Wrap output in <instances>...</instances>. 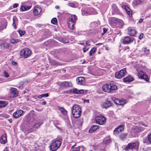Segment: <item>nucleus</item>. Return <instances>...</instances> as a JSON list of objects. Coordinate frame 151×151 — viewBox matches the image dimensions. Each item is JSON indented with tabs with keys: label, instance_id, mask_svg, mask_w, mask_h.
Instances as JSON below:
<instances>
[{
	"label": "nucleus",
	"instance_id": "obj_13",
	"mask_svg": "<svg viewBox=\"0 0 151 151\" xmlns=\"http://www.w3.org/2000/svg\"><path fill=\"white\" fill-rule=\"evenodd\" d=\"M127 30L128 34L133 36H134L136 35L137 32L135 27H128L127 28Z\"/></svg>",
	"mask_w": 151,
	"mask_h": 151
},
{
	"label": "nucleus",
	"instance_id": "obj_45",
	"mask_svg": "<svg viewBox=\"0 0 151 151\" xmlns=\"http://www.w3.org/2000/svg\"><path fill=\"white\" fill-rule=\"evenodd\" d=\"M80 147L78 146L77 147H75L74 149L71 151H80Z\"/></svg>",
	"mask_w": 151,
	"mask_h": 151
},
{
	"label": "nucleus",
	"instance_id": "obj_46",
	"mask_svg": "<svg viewBox=\"0 0 151 151\" xmlns=\"http://www.w3.org/2000/svg\"><path fill=\"white\" fill-rule=\"evenodd\" d=\"M68 6H69L74 8L75 6V4L74 3H72V2H70L68 3Z\"/></svg>",
	"mask_w": 151,
	"mask_h": 151
},
{
	"label": "nucleus",
	"instance_id": "obj_33",
	"mask_svg": "<svg viewBox=\"0 0 151 151\" xmlns=\"http://www.w3.org/2000/svg\"><path fill=\"white\" fill-rule=\"evenodd\" d=\"M8 105V102L6 101H0V108L4 107Z\"/></svg>",
	"mask_w": 151,
	"mask_h": 151
},
{
	"label": "nucleus",
	"instance_id": "obj_21",
	"mask_svg": "<svg viewBox=\"0 0 151 151\" xmlns=\"http://www.w3.org/2000/svg\"><path fill=\"white\" fill-rule=\"evenodd\" d=\"M17 89L14 88H11L10 89V92L13 97H17L18 94Z\"/></svg>",
	"mask_w": 151,
	"mask_h": 151
},
{
	"label": "nucleus",
	"instance_id": "obj_20",
	"mask_svg": "<svg viewBox=\"0 0 151 151\" xmlns=\"http://www.w3.org/2000/svg\"><path fill=\"white\" fill-rule=\"evenodd\" d=\"M145 128L141 126H136L133 129V131L135 133L140 132L144 131Z\"/></svg>",
	"mask_w": 151,
	"mask_h": 151
},
{
	"label": "nucleus",
	"instance_id": "obj_11",
	"mask_svg": "<svg viewBox=\"0 0 151 151\" xmlns=\"http://www.w3.org/2000/svg\"><path fill=\"white\" fill-rule=\"evenodd\" d=\"M7 25V22L4 18L0 19V31L6 28Z\"/></svg>",
	"mask_w": 151,
	"mask_h": 151
},
{
	"label": "nucleus",
	"instance_id": "obj_23",
	"mask_svg": "<svg viewBox=\"0 0 151 151\" xmlns=\"http://www.w3.org/2000/svg\"><path fill=\"white\" fill-rule=\"evenodd\" d=\"M109 89V93H114V91L117 90V86L115 85L112 84H110V88Z\"/></svg>",
	"mask_w": 151,
	"mask_h": 151
},
{
	"label": "nucleus",
	"instance_id": "obj_17",
	"mask_svg": "<svg viewBox=\"0 0 151 151\" xmlns=\"http://www.w3.org/2000/svg\"><path fill=\"white\" fill-rule=\"evenodd\" d=\"M9 45L10 44L6 42L4 40L1 41L0 43V46L1 48L4 49L8 48L9 47Z\"/></svg>",
	"mask_w": 151,
	"mask_h": 151
},
{
	"label": "nucleus",
	"instance_id": "obj_39",
	"mask_svg": "<svg viewBox=\"0 0 151 151\" xmlns=\"http://www.w3.org/2000/svg\"><path fill=\"white\" fill-rule=\"evenodd\" d=\"M60 41L63 43H67L69 42V40L65 38H60Z\"/></svg>",
	"mask_w": 151,
	"mask_h": 151
},
{
	"label": "nucleus",
	"instance_id": "obj_7",
	"mask_svg": "<svg viewBox=\"0 0 151 151\" xmlns=\"http://www.w3.org/2000/svg\"><path fill=\"white\" fill-rule=\"evenodd\" d=\"M137 76L139 79H143L147 82H150V78L147 74L142 70L138 72Z\"/></svg>",
	"mask_w": 151,
	"mask_h": 151
},
{
	"label": "nucleus",
	"instance_id": "obj_53",
	"mask_svg": "<svg viewBox=\"0 0 151 151\" xmlns=\"http://www.w3.org/2000/svg\"><path fill=\"white\" fill-rule=\"evenodd\" d=\"M42 95L43 97H48L49 96V94L48 93L43 94Z\"/></svg>",
	"mask_w": 151,
	"mask_h": 151
},
{
	"label": "nucleus",
	"instance_id": "obj_22",
	"mask_svg": "<svg viewBox=\"0 0 151 151\" xmlns=\"http://www.w3.org/2000/svg\"><path fill=\"white\" fill-rule=\"evenodd\" d=\"M76 80L78 84L83 85L85 83V79L84 77H78L76 78Z\"/></svg>",
	"mask_w": 151,
	"mask_h": 151
},
{
	"label": "nucleus",
	"instance_id": "obj_28",
	"mask_svg": "<svg viewBox=\"0 0 151 151\" xmlns=\"http://www.w3.org/2000/svg\"><path fill=\"white\" fill-rule=\"evenodd\" d=\"M34 131V127L30 128H25L24 130V133L26 135Z\"/></svg>",
	"mask_w": 151,
	"mask_h": 151
},
{
	"label": "nucleus",
	"instance_id": "obj_58",
	"mask_svg": "<svg viewBox=\"0 0 151 151\" xmlns=\"http://www.w3.org/2000/svg\"><path fill=\"white\" fill-rule=\"evenodd\" d=\"M143 21V19H140L139 21H138V22L139 23H142Z\"/></svg>",
	"mask_w": 151,
	"mask_h": 151
},
{
	"label": "nucleus",
	"instance_id": "obj_50",
	"mask_svg": "<svg viewBox=\"0 0 151 151\" xmlns=\"http://www.w3.org/2000/svg\"><path fill=\"white\" fill-rule=\"evenodd\" d=\"M148 139L149 141L151 143V133L148 134Z\"/></svg>",
	"mask_w": 151,
	"mask_h": 151
},
{
	"label": "nucleus",
	"instance_id": "obj_57",
	"mask_svg": "<svg viewBox=\"0 0 151 151\" xmlns=\"http://www.w3.org/2000/svg\"><path fill=\"white\" fill-rule=\"evenodd\" d=\"M88 50V49H87L85 47H84L83 49V51L84 52H86Z\"/></svg>",
	"mask_w": 151,
	"mask_h": 151
},
{
	"label": "nucleus",
	"instance_id": "obj_56",
	"mask_svg": "<svg viewBox=\"0 0 151 151\" xmlns=\"http://www.w3.org/2000/svg\"><path fill=\"white\" fill-rule=\"evenodd\" d=\"M12 64L13 65H15V66L17 65L18 64L17 62H16L14 61H13L12 62Z\"/></svg>",
	"mask_w": 151,
	"mask_h": 151
},
{
	"label": "nucleus",
	"instance_id": "obj_15",
	"mask_svg": "<svg viewBox=\"0 0 151 151\" xmlns=\"http://www.w3.org/2000/svg\"><path fill=\"white\" fill-rule=\"evenodd\" d=\"M112 105V102L107 99L106 101L102 105V107L103 108L106 109L109 107L111 106Z\"/></svg>",
	"mask_w": 151,
	"mask_h": 151
},
{
	"label": "nucleus",
	"instance_id": "obj_34",
	"mask_svg": "<svg viewBox=\"0 0 151 151\" xmlns=\"http://www.w3.org/2000/svg\"><path fill=\"white\" fill-rule=\"evenodd\" d=\"M61 86L63 87H70V83L68 81H63L61 83Z\"/></svg>",
	"mask_w": 151,
	"mask_h": 151
},
{
	"label": "nucleus",
	"instance_id": "obj_5",
	"mask_svg": "<svg viewBox=\"0 0 151 151\" xmlns=\"http://www.w3.org/2000/svg\"><path fill=\"white\" fill-rule=\"evenodd\" d=\"M106 118L104 116L101 115L95 118L96 124L99 125H103L106 123Z\"/></svg>",
	"mask_w": 151,
	"mask_h": 151
},
{
	"label": "nucleus",
	"instance_id": "obj_6",
	"mask_svg": "<svg viewBox=\"0 0 151 151\" xmlns=\"http://www.w3.org/2000/svg\"><path fill=\"white\" fill-rule=\"evenodd\" d=\"M31 50L28 48H24L20 52V55L24 58H26L30 56Z\"/></svg>",
	"mask_w": 151,
	"mask_h": 151
},
{
	"label": "nucleus",
	"instance_id": "obj_54",
	"mask_svg": "<svg viewBox=\"0 0 151 151\" xmlns=\"http://www.w3.org/2000/svg\"><path fill=\"white\" fill-rule=\"evenodd\" d=\"M19 6V4H18L15 3L13 5V7L14 8H16L17 7Z\"/></svg>",
	"mask_w": 151,
	"mask_h": 151
},
{
	"label": "nucleus",
	"instance_id": "obj_2",
	"mask_svg": "<svg viewBox=\"0 0 151 151\" xmlns=\"http://www.w3.org/2000/svg\"><path fill=\"white\" fill-rule=\"evenodd\" d=\"M62 140L60 139H56L53 140L50 147L52 151H55L58 150L61 145Z\"/></svg>",
	"mask_w": 151,
	"mask_h": 151
},
{
	"label": "nucleus",
	"instance_id": "obj_49",
	"mask_svg": "<svg viewBox=\"0 0 151 151\" xmlns=\"http://www.w3.org/2000/svg\"><path fill=\"white\" fill-rule=\"evenodd\" d=\"M108 30V29L105 28H103V33L101 34V35L102 36H103L105 33L107 32Z\"/></svg>",
	"mask_w": 151,
	"mask_h": 151
},
{
	"label": "nucleus",
	"instance_id": "obj_63",
	"mask_svg": "<svg viewBox=\"0 0 151 151\" xmlns=\"http://www.w3.org/2000/svg\"><path fill=\"white\" fill-rule=\"evenodd\" d=\"M141 124L142 125V126H144L145 127H147V125H146V124H145L143 123V122H141Z\"/></svg>",
	"mask_w": 151,
	"mask_h": 151
},
{
	"label": "nucleus",
	"instance_id": "obj_19",
	"mask_svg": "<svg viewBox=\"0 0 151 151\" xmlns=\"http://www.w3.org/2000/svg\"><path fill=\"white\" fill-rule=\"evenodd\" d=\"M124 125H121L115 128L114 130V132L116 134H119L121 132L123 131L124 129Z\"/></svg>",
	"mask_w": 151,
	"mask_h": 151
},
{
	"label": "nucleus",
	"instance_id": "obj_55",
	"mask_svg": "<svg viewBox=\"0 0 151 151\" xmlns=\"http://www.w3.org/2000/svg\"><path fill=\"white\" fill-rule=\"evenodd\" d=\"M90 42V41L89 40L87 41L86 42V44L88 46H90V45L89 43Z\"/></svg>",
	"mask_w": 151,
	"mask_h": 151
},
{
	"label": "nucleus",
	"instance_id": "obj_30",
	"mask_svg": "<svg viewBox=\"0 0 151 151\" xmlns=\"http://www.w3.org/2000/svg\"><path fill=\"white\" fill-rule=\"evenodd\" d=\"M18 22V19L17 17L15 16L13 17V18L12 26L14 27V29H16L17 27L16 26V24H17Z\"/></svg>",
	"mask_w": 151,
	"mask_h": 151
},
{
	"label": "nucleus",
	"instance_id": "obj_40",
	"mask_svg": "<svg viewBox=\"0 0 151 151\" xmlns=\"http://www.w3.org/2000/svg\"><path fill=\"white\" fill-rule=\"evenodd\" d=\"M96 48L94 47L90 51L89 53V54L90 56L92 55L93 54H94L95 53V52L96 50Z\"/></svg>",
	"mask_w": 151,
	"mask_h": 151
},
{
	"label": "nucleus",
	"instance_id": "obj_35",
	"mask_svg": "<svg viewBox=\"0 0 151 151\" xmlns=\"http://www.w3.org/2000/svg\"><path fill=\"white\" fill-rule=\"evenodd\" d=\"M58 107L64 115H65L67 114V111L64 108L60 107V106H58Z\"/></svg>",
	"mask_w": 151,
	"mask_h": 151
},
{
	"label": "nucleus",
	"instance_id": "obj_18",
	"mask_svg": "<svg viewBox=\"0 0 151 151\" xmlns=\"http://www.w3.org/2000/svg\"><path fill=\"white\" fill-rule=\"evenodd\" d=\"M134 80V78L128 75L123 79V81L124 83H130Z\"/></svg>",
	"mask_w": 151,
	"mask_h": 151
},
{
	"label": "nucleus",
	"instance_id": "obj_43",
	"mask_svg": "<svg viewBox=\"0 0 151 151\" xmlns=\"http://www.w3.org/2000/svg\"><path fill=\"white\" fill-rule=\"evenodd\" d=\"M143 51L144 52L146 55L149 54L150 52V50L147 49V47L144 48Z\"/></svg>",
	"mask_w": 151,
	"mask_h": 151
},
{
	"label": "nucleus",
	"instance_id": "obj_10",
	"mask_svg": "<svg viewBox=\"0 0 151 151\" xmlns=\"http://www.w3.org/2000/svg\"><path fill=\"white\" fill-rule=\"evenodd\" d=\"M112 100L116 104L119 105H124L127 102V100L126 99L120 100L114 97L112 98Z\"/></svg>",
	"mask_w": 151,
	"mask_h": 151
},
{
	"label": "nucleus",
	"instance_id": "obj_47",
	"mask_svg": "<svg viewBox=\"0 0 151 151\" xmlns=\"http://www.w3.org/2000/svg\"><path fill=\"white\" fill-rule=\"evenodd\" d=\"M18 32L20 36H22L24 35L25 33V32L23 31L20 29L19 30Z\"/></svg>",
	"mask_w": 151,
	"mask_h": 151
},
{
	"label": "nucleus",
	"instance_id": "obj_52",
	"mask_svg": "<svg viewBox=\"0 0 151 151\" xmlns=\"http://www.w3.org/2000/svg\"><path fill=\"white\" fill-rule=\"evenodd\" d=\"M144 35L142 33H140L139 36V38L140 39H141L143 37Z\"/></svg>",
	"mask_w": 151,
	"mask_h": 151
},
{
	"label": "nucleus",
	"instance_id": "obj_51",
	"mask_svg": "<svg viewBox=\"0 0 151 151\" xmlns=\"http://www.w3.org/2000/svg\"><path fill=\"white\" fill-rule=\"evenodd\" d=\"M35 120L34 117L32 116H30V120L29 121L31 122H33Z\"/></svg>",
	"mask_w": 151,
	"mask_h": 151
},
{
	"label": "nucleus",
	"instance_id": "obj_36",
	"mask_svg": "<svg viewBox=\"0 0 151 151\" xmlns=\"http://www.w3.org/2000/svg\"><path fill=\"white\" fill-rule=\"evenodd\" d=\"M127 135V133H122L119 136L120 139L122 140H124V139L126 138Z\"/></svg>",
	"mask_w": 151,
	"mask_h": 151
},
{
	"label": "nucleus",
	"instance_id": "obj_24",
	"mask_svg": "<svg viewBox=\"0 0 151 151\" xmlns=\"http://www.w3.org/2000/svg\"><path fill=\"white\" fill-rule=\"evenodd\" d=\"M32 5L27 6L26 5H22L20 6V10L21 12L28 10L30 9Z\"/></svg>",
	"mask_w": 151,
	"mask_h": 151
},
{
	"label": "nucleus",
	"instance_id": "obj_42",
	"mask_svg": "<svg viewBox=\"0 0 151 151\" xmlns=\"http://www.w3.org/2000/svg\"><path fill=\"white\" fill-rule=\"evenodd\" d=\"M51 22L53 24H56L58 23L57 19L56 18H53L51 20Z\"/></svg>",
	"mask_w": 151,
	"mask_h": 151
},
{
	"label": "nucleus",
	"instance_id": "obj_3",
	"mask_svg": "<svg viewBox=\"0 0 151 151\" xmlns=\"http://www.w3.org/2000/svg\"><path fill=\"white\" fill-rule=\"evenodd\" d=\"M77 19V16L75 15H71V17L68 19V27L72 29H74V25L76 23Z\"/></svg>",
	"mask_w": 151,
	"mask_h": 151
},
{
	"label": "nucleus",
	"instance_id": "obj_64",
	"mask_svg": "<svg viewBox=\"0 0 151 151\" xmlns=\"http://www.w3.org/2000/svg\"><path fill=\"white\" fill-rule=\"evenodd\" d=\"M4 151H9L8 148L6 147H5L4 148Z\"/></svg>",
	"mask_w": 151,
	"mask_h": 151
},
{
	"label": "nucleus",
	"instance_id": "obj_12",
	"mask_svg": "<svg viewBox=\"0 0 151 151\" xmlns=\"http://www.w3.org/2000/svg\"><path fill=\"white\" fill-rule=\"evenodd\" d=\"M42 9L38 5L35 6L33 10L34 14L35 16L40 15L41 13Z\"/></svg>",
	"mask_w": 151,
	"mask_h": 151
},
{
	"label": "nucleus",
	"instance_id": "obj_26",
	"mask_svg": "<svg viewBox=\"0 0 151 151\" xmlns=\"http://www.w3.org/2000/svg\"><path fill=\"white\" fill-rule=\"evenodd\" d=\"M99 128V126L94 125L91 127L89 129L88 132L90 133H92L95 132Z\"/></svg>",
	"mask_w": 151,
	"mask_h": 151
},
{
	"label": "nucleus",
	"instance_id": "obj_37",
	"mask_svg": "<svg viewBox=\"0 0 151 151\" xmlns=\"http://www.w3.org/2000/svg\"><path fill=\"white\" fill-rule=\"evenodd\" d=\"M83 122V119H79L76 121V123L78 124V126H81Z\"/></svg>",
	"mask_w": 151,
	"mask_h": 151
},
{
	"label": "nucleus",
	"instance_id": "obj_62",
	"mask_svg": "<svg viewBox=\"0 0 151 151\" xmlns=\"http://www.w3.org/2000/svg\"><path fill=\"white\" fill-rule=\"evenodd\" d=\"M46 102L45 101H44L42 102V104L43 105H45L46 104Z\"/></svg>",
	"mask_w": 151,
	"mask_h": 151
},
{
	"label": "nucleus",
	"instance_id": "obj_27",
	"mask_svg": "<svg viewBox=\"0 0 151 151\" xmlns=\"http://www.w3.org/2000/svg\"><path fill=\"white\" fill-rule=\"evenodd\" d=\"M103 90L105 92L109 93L110 88V84H106L104 85L102 87Z\"/></svg>",
	"mask_w": 151,
	"mask_h": 151
},
{
	"label": "nucleus",
	"instance_id": "obj_48",
	"mask_svg": "<svg viewBox=\"0 0 151 151\" xmlns=\"http://www.w3.org/2000/svg\"><path fill=\"white\" fill-rule=\"evenodd\" d=\"M4 74L5 77L6 78H8L9 76V75L8 73L6 71H4Z\"/></svg>",
	"mask_w": 151,
	"mask_h": 151
},
{
	"label": "nucleus",
	"instance_id": "obj_4",
	"mask_svg": "<svg viewBox=\"0 0 151 151\" xmlns=\"http://www.w3.org/2000/svg\"><path fill=\"white\" fill-rule=\"evenodd\" d=\"M127 73L126 68H124L119 71L116 72L115 74V77L117 79H121L125 76Z\"/></svg>",
	"mask_w": 151,
	"mask_h": 151
},
{
	"label": "nucleus",
	"instance_id": "obj_1",
	"mask_svg": "<svg viewBox=\"0 0 151 151\" xmlns=\"http://www.w3.org/2000/svg\"><path fill=\"white\" fill-rule=\"evenodd\" d=\"M71 112L74 118H78L81 115L82 113L81 109L78 105L75 104L72 107Z\"/></svg>",
	"mask_w": 151,
	"mask_h": 151
},
{
	"label": "nucleus",
	"instance_id": "obj_59",
	"mask_svg": "<svg viewBox=\"0 0 151 151\" xmlns=\"http://www.w3.org/2000/svg\"><path fill=\"white\" fill-rule=\"evenodd\" d=\"M43 97L42 95H39L38 96V98L40 99H41Z\"/></svg>",
	"mask_w": 151,
	"mask_h": 151
},
{
	"label": "nucleus",
	"instance_id": "obj_9",
	"mask_svg": "<svg viewBox=\"0 0 151 151\" xmlns=\"http://www.w3.org/2000/svg\"><path fill=\"white\" fill-rule=\"evenodd\" d=\"M139 145L137 143L134 142H131L129 143L125 147L124 150H128L129 149L133 150L134 149L137 148Z\"/></svg>",
	"mask_w": 151,
	"mask_h": 151
},
{
	"label": "nucleus",
	"instance_id": "obj_8",
	"mask_svg": "<svg viewBox=\"0 0 151 151\" xmlns=\"http://www.w3.org/2000/svg\"><path fill=\"white\" fill-rule=\"evenodd\" d=\"M133 38H130L129 36L123 37L121 40V42L123 44H129L133 42Z\"/></svg>",
	"mask_w": 151,
	"mask_h": 151
},
{
	"label": "nucleus",
	"instance_id": "obj_60",
	"mask_svg": "<svg viewBox=\"0 0 151 151\" xmlns=\"http://www.w3.org/2000/svg\"><path fill=\"white\" fill-rule=\"evenodd\" d=\"M139 3H141L144 0H137Z\"/></svg>",
	"mask_w": 151,
	"mask_h": 151
},
{
	"label": "nucleus",
	"instance_id": "obj_44",
	"mask_svg": "<svg viewBox=\"0 0 151 151\" xmlns=\"http://www.w3.org/2000/svg\"><path fill=\"white\" fill-rule=\"evenodd\" d=\"M52 64L53 65H58V63L56 60H53L51 61Z\"/></svg>",
	"mask_w": 151,
	"mask_h": 151
},
{
	"label": "nucleus",
	"instance_id": "obj_38",
	"mask_svg": "<svg viewBox=\"0 0 151 151\" xmlns=\"http://www.w3.org/2000/svg\"><path fill=\"white\" fill-rule=\"evenodd\" d=\"M20 40L19 39H10L9 40V42L12 44H14L17 43L19 42Z\"/></svg>",
	"mask_w": 151,
	"mask_h": 151
},
{
	"label": "nucleus",
	"instance_id": "obj_31",
	"mask_svg": "<svg viewBox=\"0 0 151 151\" xmlns=\"http://www.w3.org/2000/svg\"><path fill=\"white\" fill-rule=\"evenodd\" d=\"M119 19L116 18L115 17H113L111 19V23L114 24L115 26H116L118 23V22H119Z\"/></svg>",
	"mask_w": 151,
	"mask_h": 151
},
{
	"label": "nucleus",
	"instance_id": "obj_29",
	"mask_svg": "<svg viewBox=\"0 0 151 151\" xmlns=\"http://www.w3.org/2000/svg\"><path fill=\"white\" fill-rule=\"evenodd\" d=\"M72 92L74 94H80L83 93L84 90L82 89L78 90L77 89L75 88L73 90Z\"/></svg>",
	"mask_w": 151,
	"mask_h": 151
},
{
	"label": "nucleus",
	"instance_id": "obj_25",
	"mask_svg": "<svg viewBox=\"0 0 151 151\" xmlns=\"http://www.w3.org/2000/svg\"><path fill=\"white\" fill-rule=\"evenodd\" d=\"M7 141L6 134H3L0 138V143L4 144Z\"/></svg>",
	"mask_w": 151,
	"mask_h": 151
},
{
	"label": "nucleus",
	"instance_id": "obj_14",
	"mask_svg": "<svg viewBox=\"0 0 151 151\" xmlns=\"http://www.w3.org/2000/svg\"><path fill=\"white\" fill-rule=\"evenodd\" d=\"M24 111L22 110H19L13 113V116L15 119L18 118L23 115Z\"/></svg>",
	"mask_w": 151,
	"mask_h": 151
},
{
	"label": "nucleus",
	"instance_id": "obj_32",
	"mask_svg": "<svg viewBox=\"0 0 151 151\" xmlns=\"http://www.w3.org/2000/svg\"><path fill=\"white\" fill-rule=\"evenodd\" d=\"M124 24L123 21L122 20L119 19L118 23L116 26L119 28H122L124 26Z\"/></svg>",
	"mask_w": 151,
	"mask_h": 151
},
{
	"label": "nucleus",
	"instance_id": "obj_61",
	"mask_svg": "<svg viewBox=\"0 0 151 151\" xmlns=\"http://www.w3.org/2000/svg\"><path fill=\"white\" fill-rule=\"evenodd\" d=\"M8 120L9 122L10 123H11L12 122V119H9Z\"/></svg>",
	"mask_w": 151,
	"mask_h": 151
},
{
	"label": "nucleus",
	"instance_id": "obj_41",
	"mask_svg": "<svg viewBox=\"0 0 151 151\" xmlns=\"http://www.w3.org/2000/svg\"><path fill=\"white\" fill-rule=\"evenodd\" d=\"M42 124L43 122H41L35 124L34 126L36 128H39Z\"/></svg>",
	"mask_w": 151,
	"mask_h": 151
},
{
	"label": "nucleus",
	"instance_id": "obj_16",
	"mask_svg": "<svg viewBox=\"0 0 151 151\" xmlns=\"http://www.w3.org/2000/svg\"><path fill=\"white\" fill-rule=\"evenodd\" d=\"M122 8L124 9L127 14L129 16L131 17L132 15V11L131 10L128 6L126 5H123L122 6Z\"/></svg>",
	"mask_w": 151,
	"mask_h": 151
}]
</instances>
